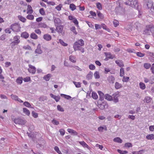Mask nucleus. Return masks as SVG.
<instances>
[{
    "instance_id": "nucleus-63",
    "label": "nucleus",
    "mask_w": 154,
    "mask_h": 154,
    "mask_svg": "<svg viewBox=\"0 0 154 154\" xmlns=\"http://www.w3.org/2000/svg\"><path fill=\"white\" fill-rule=\"evenodd\" d=\"M86 23H87V24L91 28H94V26L92 24V23L89 22L88 21H86Z\"/></svg>"
},
{
    "instance_id": "nucleus-18",
    "label": "nucleus",
    "mask_w": 154,
    "mask_h": 154,
    "mask_svg": "<svg viewBox=\"0 0 154 154\" xmlns=\"http://www.w3.org/2000/svg\"><path fill=\"white\" fill-rule=\"evenodd\" d=\"M29 36V34L26 32H23L21 34V36L25 38H27Z\"/></svg>"
},
{
    "instance_id": "nucleus-45",
    "label": "nucleus",
    "mask_w": 154,
    "mask_h": 154,
    "mask_svg": "<svg viewBox=\"0 0 154 154\" xmlns=\"http://www.w3.org/2000/svg\"><path fill=\"white\" fill-rule=\"evenodd\" d=\"M69 8L72 11H74L76 8V6L73 4H71L69 6Z\"/></svg>"
},
{
    "instance_id": "nucleus-26",
    "label": "nucleus",
    "mask_w": 154,
    "mask_h": 154,
    "mask_svg": "<svg viewBox=\"0 0 154 154\" xmlns=\"http://www.w3.org/2000/svg\"><path fill=\"white\" fill-rule=\"evenodd\" d=\"M104 98L108 100L111 101L112 100V97L109 94H106L104 96Z\"/></svg>"
},
{
    "instance_id": "nucleus-10",
    "label": "nucleus",
    "mask_w": 154,
    "mask_h": 154,
    "mask_svg": "<svg viewBox=\"0 0 154 154\" xmlns=\"http://www.w3.org/2000/svg\"><path fill=\"white\" fill-rule=\"evenodd\" d=\"M50 95L51 97L54 99L57 102H58L60 99V97L59 96H57L52 94H50Z\"/></svg>"
},
{
    "instance_id": "nucleus-54",
    "label": "nucleus",
    "mask_w": 154,
    "mask_h": 154,
    "mask_svg": "<svg viewBox=\"0 0 154 154\" xmlns=\"http://www.w3.org/2000/svg\"><path fill=\"white\" fill-rule=\"evenodd\" d=\"M26 18L29 20H32L34 19V16L32 14H29L26 16Z\"/></svg>"
},
{
    "instance_id": "nucleus-37",
    "label": "nucleus",
    "mask_w": 154,
    "mask_h": 154,
    "mask_svg": "<svg viewBox=\"0 0 154 154\" xmlns=\"http://www.w3.org/2000/svg\"><path fill=\"white\" fill-rule=\"evenodd\" d=\"M23 78L22 77H19L16 80V82L17 83L21 84L22 83Z\"/></svg>"
},
{
    "instance_id": "nucleus-20",
    "label": "nucleus",
    "mask_w": 154,
    "mask_h": 154,
    "mask_svg": "<svg viewBox=\"0 0 154 154\" xmlns=\"http://www.w3.org/2000/svg\"><path fill=\"white\" fill-rule=\"evenodd\" d=\"M98 93L100 96V100H103L104 98V95L103 93L100 91H98Z\"/></svg>"
},
{
    "instance_id": "nucleus-30",
    "label": "nucleus",
    "mask_w": 154,
    "mask_h": 154,
    "mask_svg": "<svg viewBox=\"0 0 154 154\" xmlns=\"http://www.w3.org/2000/svg\"><path fill=\"white\" fill-rule=\"evenodd\" d=\"M30 36L31 38L34 39H36L38 38V36L34 33H32Z\"/></svg>"
},
{
    "instance_id": "nucleus-24",
    "label": "nucleus",
    "mask_w": 154,
    "mask_h": 154,
    "mask_svg": "<svg viewBox=\"0 0 154 154\" xmlns=\"http://www.w3.org/2000/svg\"><path fill=\"white\" fill-rule=\"evenodd\" d=\"M115 88L116 89H118L122 87V85L118 82H116L115 83Z\"/></svg>"
},
{
    "instance_id": "nucleus-11",
    "label": "nucleus",
    "mask_w": 154,
    "mask_h": 154,
    "mask_svg": "<svg viewBox=\"0 0 154 154\" xmlns=\"http://www.w3.org/2000/svg\"><path fill=\"white\" fill-rule=\"evenodd\" d=\"M43 38L44 39L47 41H50L52 38L51 36L48 34H44Z\"/></svg>"
},
{
    "instance_id": "nucleus-8",
    "label": "nucleus",
    "mask_w": 154,
    "mask_h": 154,
    "mask_svg": "<svg viewBox=\"0 0 154 154\" xmlns=\"http://www.w3.org/2000/svg\"><path fill=\"white\" fill-rule=\"evenodd\" d=\"M115 78L112 75L109 76L107 78V80L109 83L113 84L114 82Z\"/></svg>"
},
{
    "instance_id": "nucleus-44",
    "label": "nucleus",
    "mask_w": 154,
    "mask_h": 154,
    "mask_svg": "<svg viewBox=\"0 0 154 154\" xmlns=\"http://www.w3.org/2000/svg\"><path fill=\"white\" fill-rule=\"evenodd\" d=\"M117 151L121 154H126L128 152V151L126 150H122L120 149H118Z\"/></svg>"
},
{
    "instance_id": "nucleus-6",
    "label": "nucleus",
    "mask_w": 154,
    "mask_h": 154,
    "mask_svg": "<svg viewBox=\"0 0 154 154\" xmlns=\"http://www.w3.org/2000/svg\"><path fill=\"white\" fill-rule=\"evenodd\" d=\"M29 68L28 69V71L32 74H35L36 72L35 67L30 64L29 65Z\"/></svg>"
},
{
    "instance_id": "nucleus-53",
    "label": "nucleus",
    "mask_w": 154,
    "mask_h": 154,
    "mask_svg": "<svg viewBox=\"0 0 154 154\" xmlns=\"http://www.w3.org/2000/svg\"><path fill=\"white\" fill-rule=\"evenodd\" d=\"M136 54L137 56L140 57H143L145 56L144 54L142 53L141 52H137Z\"/></svg>"
},
{
    "instance_id": "nucleus-52",
    "label": "nucleus",
    "mask_w": 154,
    "mask_h": 154,
    "mask_svg": "<svg viewBox=\"0 0 154 154\" xmlns=\"http://www.w3.org/2000/svg\"><path fill=\"white\" fill-rule=\"evenodd\" d=\"M63 5L62 4H60L59 5L56 6L55 8L58 11H60L61 10V8L62 7Z\"/></svg>"
},
{
    "instance_id": "nucleus-29",
    "label": "nucleus",
    "mask_w": 154,
    "mask_h": 154,
    "mask_svg": "<svg viewBox=\"0 0 154 154\" xmlns=\"http://www.w3.org/2000/svg\"><path fill=\"white\" fill-rule=\"evenodd\" d=\"M151 99L149 97L146 96L145 97L144 102L146 103H149L151 101Z\"/></svg>"
},
{
    "instance_id": "nucleus-40",
    "label": "nucleus",
    "mask_w": 154,
    "mask_h": 154,
    "mask_svg": "<svg viewBox=\"0 0 154 154\" xmlns=\"http://www.w3.org/2000/svg\"><path fill=\"white\" fill-rule=\"evenodd\" d=\"M70 30L75 35L77 34V32L76 31V28L75 26H72L70 28Z\"/></svg>"
},
{
    "instance_id": "nucleus-43",
    "label": "nucleus",
    "mask_w": 154,
    "mask_h": 154,
    "mask_svg": "<svg viewBox=\"0 0 154 154\" xmlns=\"http://www.w3.org/2000/svg\"><path fill=\"white\" fill-rule=\"evenodd\" d=\"M47 100V97L44 96H41L39 98V101H43L44 100Z\"/></svg>"
},
{
    "instance_id": "nucleus-48",
    "label": "nucleus",
    "mask_w": 154,
    "mask_h": 154,
    "mask_svg": "<svg viewBox=\"0 0 154 154\" xmlns=\"http://www.w3.org/2000/svg\"><path fill=\"white\" fill-rule=\"evenodd\" d=\"M97 15L98 17L101 19H103L104 17L103 15L101 13L100 11L97 12Z\"/></svg>"
},
{
    "instance_id": "nucleus-62",
    "label": "nucleus",
    "mask_w": 154,
    "mask_h": 154,
    "mask_svg": "<svg viewBox=\"0 0 154 154\" xmlns=\"http://www.w3.org/2000/svg\"><path fill=\"white\" fill-rule=\"evenodd\" d=\"M129 79V78L128 77H125L124 76L122 79V81L123 82H127Z\"/></svg>"
},
{
    "instance_id": "nucleus-7",
    "label": "nucleus",
    "mask_w": 154,
    "mask_h": 154,
    "mask_svg": "<svg viewBox=\"0 0 154 154\" xmlns=\"http://www.w3.org/2000/svg\"><path fill=\"white\" fill-rule=\"evenodd\" d=\"M11 96V98L13 100L17 101L20 103H22L23 102V101L19 98L17 96L12 94Z\"/></svg>"
},
{
    "instance_id": "nucleus-49",
    "label": "nucleus",
    "mask_w": 154,
    "mask_h": 154,
    "mask_svg": "<svg viewBox=\"0 0 154 154\" xmlns=\"http://www.w3.org/2000/svg\"><path fill=\"white\" fill-rule=\"evenodd\" d=\"M57 109L60 112H63L64 111V109L60 105H58L57 106Z\"/></svg>"
},
{
    "instance_id": "nucleus-3",
    "label": "nucleus",
    "mask_w": 154,
    "mask_h": 154,
    "mask_svg": "<svg viewBox=\"0 0 154 154\" xmlns=\"http://www.w3.org/2000/svg\"><path fill=\"white\" fill-rule=\"evenodd\" d=\"M124 4L130 6L133 8H136L138 6V3L137 0H127L124 2Z\"/></svg>"
},
{
    "instance_id": "nucleus-1",
    "label": "nucleus",
    "mask_w": 154,
    "mask_h": 154,
    "mask_svg": "<svg viewBox=\"0 0 154 154\" xmlns=\"http://www.w3.org/2000/svg\"><path fill=\"white\" fill-rule=\"evenodd\" d=\"M84 45L83 40L82 39L79 40L78 41L76 42L73 45V48L75 51L79 50L81 51L82 53L85 52L84 49L82 47Z\"/></svg>"
},
{
    "instance_id": "nucleus-61",
    "label": "nucleus",
    "mask_w": 154,
    "mask_h": 154,
    "mask_svg": "<svg viewBox=\"0 0 154 154\" xmlns=\"http://www.w3.org/2000/svg\"><path fill=\"white\" fill-rule=\"evenodd\" d=\"M114 26L115 27H117L119 25V22L118 21L116 20H115L113 22Z\"/></svg>"
},
{
    "instance_id": "nucleus-51",
    "label": "nucleus",
    "mask_w": 154,
    "mask_h": 154,
    "mask_svg": "<svg viewBox=\"0 0 154 154\" xmlns=\"http://www.w3.org/2000/svg\"><path fill=\"white\" fill-rule=\"evenodd\" d=\"M96 6L97 8L100 10H101L102 9V6L101 4L99 2H98L96 3Z\"/></svg>"
},
{
    "instance_id": "nucleus-35",
    "label": "nucleus",
    "mask_w": 154,
    "mask_h": 154,
    "mask_svg": "<svg viewBox=\"0 0 154 154\" xmlns=\"http://www.w3.org/2000/svg\"><path fill=\"white\" fill-rule=\"evenodd\" d=\"M124 75V69L122 68L120 69V76L121 77H122Z\"/></svg>"
},
{
    "instance_id": "nucleus-14",
    "label": "nucleus",
    "mask_w": 154,
    "mask_h": 154,
    "mask_svg": "<svg viewBox=\"0 0 154 154\" xmlns=\"http://www.w3.org/2000/svg\"><path fill=\"white\" fill-rule=\"evenodd\" d=\"M104 54H105L106 57H108L109 59H113L115 57V55H112L110 52H104Z\"/></svg>"
},
{
    "instance_id": "nucleus-12",
    "label": "nucleus",
    "mask_w": 154,
    "mask_h": 154,
    "mask_svg": "<svg viewBox=\"0 0 154 154\" xmlns=\"http://www.w3.org/2000/svg\"><path fill=\"white\" fill-rule=\"evenodd\" d=\"M67 131L69 133L71 134L72 135L75 136H77L78 135V133L73 129L70 128H68Z\"/></svg>"
},
{
    "instance_id": "nucleus-9",
    "label": "nucleus",
    "mask_w": 154,
    "mask_h": 154,
    "mask_svg": "<svg viewBox=\"0 0 154 154\" xmlns=\"http://www.w3.org/2000/svg\"><path fill=\"white\" fill-rule=\"evenodd\" d=\"M35 52V53L38 54H41L42 53V51L41 49V45L40 44L38 45Z\"/></svg>"
},
{
    "instance_id": "nucleus-22",
    "label": "nucleus",
    "mask_w": 154,
    "mask_h": 154,
    "mask_svg": "<svg viewBox=\"0 0 154 154\" xmlns=\"http://www.w3.org/2000/svg\"><path fill=\"white\" fill-rule=\"evenodd\" d=\"M51 76V74H48L47 75H45L43 77V79L46 81H48Z\"/></svg>"
},
{
    "instance_id": "nucleus-33",
    "label": "nucleus",
    "mask_w": 154,
    "mask_h": 154,
    "mask_svg": "<svg viewBox=\"0 0 154 154\" xmlns=\"http://www.w3.org/2000/svg\"><path fill=\"white\" fill-rule=\"evenodd\" d=\"M18 18L19 20L23 23L25 22L26 20V19L25 18L21 15L18 16Z\"/></svg>"
},
{
    "instance_id": "nucleus-47",
    "label": "nucleus",
    "mask_w": 154,
    "mask_h": 154,
    "mask_svg": "<svg viewBox=\"0 0 154 154\" xmlns=\"http://www.w3.org/2000/svg\"><path fill=\"white\" fill-rule=\"evenodd\" d=\"M94 75L96 79H99L100 77L99 73L98 71H96L94 73Z\"/></svg>"
},
{
    "instance_id": "nucleus-38",
    "label": "nucleus",
    "mask_w": 154,
    "mask_h": 154,
    "mask_svg": "<svg viewBox=\"0 0 154 154\" xmlns=\"http://www.w3.org/2000/svg\"><path fill=\"white\" fill-rule=\"evenodd\" d=\"M114 97L112 98V100L114 103H117L119 102V99L118 97L116 96V95H113Z\"/></svg>"
},
{
    "instance_id": "nucleus-50",
    "label": "nucleus",
    "mask_w": 154,
    "mask_h": 154,
    "mask_svg": "<svg viewBox=\"0 0 154 154\" xmlns=\"http://www.w3.org/2000/svg\"><path fill=\"white\" fill-rule=\"evenodd\" d=\"M59 42L62 45L64 46H66L68 45L67 43H65L62 39H60L59 40Z\"/></svg>"
},
{
    "instance_id": "nucleus-55",
    "label": "nucleus",
    "mask_w": 154,
    "mask_h": 154,
    "mask_svg": "<svg viewBox=\"0 0 154 154\" xmlns=\"http://www.w3.org/2000/svg\"><path fill=\"white\" fill-rule=\"evenodd\" d=\"M39 11L40 13L42 15H44L45 14V12L43 8L40 9Z\"/></svg>"
},
{
    "instance_id": "nucleus-57",
    "label": "nucleus",
    "mask_w": 154,
    "mask_h": 154,
    "mask_svg": "<svg viewBox=\"0 0 154 154\" xmlns=\"http://www.w3.org/2000/svg\"><path fill=\"white\" fill-rule=\"evenodd\" d=\"M151 66V65L150 64L145 63L144 64V67L146 69H149Z\"/></svg>"
},
{
    "instance_id": "nucleus-13",
    "label": "nucleus",
    "mask_w": 154,
    "mask_h": 154,
    "mask_svg": "<svg viewBox=\"0 0 154 154\" xmlns=\"http://www.w3.org/2000/svg\"><path fill=\"white\" fill-rule=\"evenodd\" d=\"M153 2L151 0H148V2L146 4L147 8L148 9H151L153 5Z\"/></svg>"
},
{
    "instance_id": "nucleus-58",
    "label": "nucleus",
    "mask_w": 154,
    "mask_h": 154,
    "mask_svg": "<svg viewBox=\"0 0 154 154\" xmlns=\"http://www.w3.org/2000/svg\"><path fill=\"white\" fill-rule=\"evenodd\" d=\"M32 114L33 117L35 118H37L38 117V113L35 112L34 111L32 112Z\"/></svg>"
},
{
    "instance_id": "nucleus-17",
    "label": "nucleus",
    "mask_w": 154,
    "mask_h": 154,
    "mask_svg": "<svg viewBox=\"0 0 154 154\" xmlns=\"http://www.w3.org/2000/svg\"><path fill=\"white\" fill-rule=\"evenodd\" d=\"M79 142L84 147L88 149H90V147L84 141H79Z\"/></svg>"
},
{
    "instance_id": "nucleus-28",
    "label": "nucleus",
    "mask_w": 154,
    "mask_h": 154,
    "mask_svg": "<svg viewBox=\"0 0 154 154\" xmlns=\"http://www.w3.org/2000/svg\"><path fill=\"white\" fill-rule=\"evenodd\" d=\"M23 112L27 115V116H29L30 114V112L29 111V110L28 109H26V108H24L23 109Z\"/></svg>"
},
{
    "instance_id": "nucleus-4",
    "label": "nucleus",
    "mask_w": 154,
    "mask_h": 154,
    "mask_svg": "<svg viewBox=\"0 0 154 154\" xmlns=\"http://www.w3.org/2000/svg\"><path fill=\"white\" fill-rule=\"evenodd\" d=\"M14 122L16 124L21 125H24L26 122V120L19 118L14 119Z\"/></svg>"
},
{
    "instance_id": "nucleus-19",
    "label": "nucleus",
    "mask_w": 154,
    "mask_h": 154,
    "mask_svg": "<svg viewBox=\"0 0 154 154\" xmlns=\"http://www.w3.org/2000/svg\"><path fill=\"white\" fill-rule=\"evenodd\" d=\"M63 29V26H62L60 25L57 26L56 28V30L58 33H61Z\"/></svg>"
},
{
    "instance_id": "nucleus-15",
    "label": "nucleus",
    "mask_w": 154,
    "mask_h": 154,
    "mask_svg": "<svg viewBox=\"0 0 154 154\" xmlns=\"http://www.w3.org/2000/svg\"><path fill=\"white\" fill-rule=\"evenodd\" d=\"M116 63L120 67H123L124 66V64L123 61L122 60H118L115 61Z\"/></svg>"
},
{
    "instance_id": "nucleus-64",
    "label": "nucleus",
    "mask_w": 154,
    "mask_h": 154,
    "mask_svg": "<svg viewBox=\"0 0 154 154\" xmlns=\"http://www.w3.org/2000/svg\"><path fill=\"white\" fill-rule=\"evenodd\" d=\"M30 80V78L29 77H27L24 78L23 80L25 82H28Z\"/></svg>"
},
{
    "instance_id": "nucleus-42",
    "label": "nucleus",
    "mask_w": 154,
    "mask_h": 154,
    "mask_svg": "<svg viewBox=\"0 0 154 154\" xmlns=\"http://www.w3.org/2000/svg\"><path fill=\"white\" fill-rule=\"evenodd\" d=\"M23 104L24 106L26 107L31 108H32L31 105L28 102L25 101L23 103Z\"/></svg>"
},
{
    "instance_id": "nucleus-59",
    "label": "nucleus",
    "mask_w": 154,
    "mask_h": 154,
    "mask_svg": "<svg viewBox=\"0 0 154 154\" xmlns=\"http://www.w3.org/2000/svg\"><path fill=\"white\" fill-rule=\"evenodd\" d=\"M89 68L91 70H94L95 68V66L92 64H91L89 65Z\"/></svg>"
},
{
    "instance_id": "nucleus-41",
    "label": "nucleus",
    "mask_w": 154,
    "mask_h": 154,
    "mask_svg": "<svg viewBox=\"0 0 154 154\" xmlns=\"http://www.w3.org/2000/svg\"><path fill=\"white\" fill-rule=\"evenodd\" d=\"M73 83L75 85L76 88H79L81 86V83L80 82H76L73 81Z\"/></svg>"
},
{
    "instance_id": "nucleus-16",
    "label": "nucleus",
    "mask_w": 154,
    "mask_h": 154,
    "mask_svg": "<svg viewBox=\"0 0 154 154\" xmlns=\"http://www.w3.org/2000/svg\"><path fill=\"white\" fill-rule=\"evenodd\" d=\"M20 38V37L18 35H16L14 37V42L16 44H18L20 42V41L19 40Z\"/></svg>"
},
{
    "instance_id": "nucleus-46",
    "label": "nucleus",
    "mask_w": 154,
    "mask_h": 154,
    "mask_svg": "<svg viewBox=\"0 0 154 154\" xmlns=\"http://www.w3.org/2000/svg\"><path fill=\"white\" fill-rule=\"evenodd\" d=\"M92 97L94 99L96 100L98 98V96L96 93L93 92L92 94Z\"/></svg>"
},
{
    "instance_id": "nucleus-32",
    "label": "nucleus",
    "mask_w": 154,
    "mask_h": 154,
    "mask_svg": "<svg viewBox=\"0 0 154 154\" xmlns=\"http://www.w3.org/2000/svg\"><path fill=\"white\" fill-rule=\"evenodd\" d=\"M69 59L73 63L76 62L75 58L73 56H70L69 57Z\"/></svg>"
},
{
    "instance_id": "nucleus-27",
    "label": "nucleus",
    "mask_w": 154,
    "mask_h": 154,
    "mask_svg": "<svg viewBox=\"0 0 154 154\" xmlns=\"http://www.w3.org/2000/svg\"><path fill=\"white\" fill-rule=\"evenodd\" d=\"M154 134H149L146 136V138L149 140H152L154 139Z\"/></svg>"
},
{
    "instance_id": "nucleus-5",
    "label": "nucleus",
    "mask_w": 154,
    "mask_h": 154,
    "mask_svg": "<svg viewBox=\"0 0 154 154\" xmlns=\"http://www.w3.org/2000/svg\"><path fill=\"white\" fill-rule=\"evenodd\" d=\"M20 25L17 23H15L11 25L10 26L11 29L14 32H18L20 30Z\"/></svg>"
},
{
    "instance_id": "nucleus-39",
    "label": "nucleus",
    "mask_w": 154,
    "mask_h": 154,
    "mask_svg": "<svg viewBox=\"0 0 154 154\" xmlns=\"http://www.w3.org/2000/svg\"><path fill=\"white\" fill-rule=\"evenodd\" d=\"M146 54L147 56H150L153 58H154V53L152 52H151L149 51L146 52Z\"/></svg>"
},
{
    "instance_id": "nucleus-34",
    "label": "nucleus",
    "mask_w": 154,
    "mask_h": 154,
    "mask_svg": "<svg viewBox=\"0 0 154 154\" xmlns=\"http://www.w3.org/2000/svg\"><path fill=\"white\" fill-rule=\"evenodd\" d=\"M60 96L62 97H63L64 98L67 100L70 99L71 98V97L70 96L64 94H61Z\"/></svg>"
},
{
    "instance_id": "nucleus-56",
    "label": "nucleus",
    "mask_w": 154,
    "mask_h": 154,
    "mask_svg": "<svg viewBox=\"0 0 154 154\" xmlns=\"http://www.w3.org/2000/svg\"><path fill=\"white\" fill-rule=\"evenodd\" d=\"M125 146L126 147L130 148L132 147V145L130 143H127L125 144Z\"/></svg>"
},
{
    "instance_id": "nucleus-23",
    "label": "nucleus",
    "mask_w": 154,
    "mask_h": 154,
    "mask_svg": "<svg viewBox=\"0 0 154 154\" xmlns=\"http://www.w3.org/2000/svg\"><path fill=\"white\" fill-rule=\"evenodd\" d=\"M38 27L39 28H48V26L45 23H40L38 24Z\"/></svg>"
},
{
    "instance_id": "nucleus-31",
    "label": "nucleus",
    "mask_w": 154,
    "mask_h": 154,
    "mask_svg": "<svg viewBox=\"0 0 154 154\" xmlns=\"http://www.w3.org/2000/svg\"><path fill=\"white\" fill-rule=\"evenodd\" d=\"M140 88L142 90H144L146 88L145 84L142 82H140L139 83Z\"/></svg>"
},
{
    "instance_id": "nucleus-60",
    "label": "nucleus",
    "mask_w": 154,
    "mask_h": 154,
    "mask_svg": "<svg viewBox=\"0 0 154 154\" xmlns=\"http://www.w3.org/2000/svg\"><path fill=\"white\" fill-rule=\"evenodd\" d=\"M52 123L54 125H58L59 123L58 121L54 119H53L52 121Z\"/></svg>"
},
{
    "instance_id": "nucleus-36",
    "label": "nucleus",
    "mask_w": 154,
    "mask_h": 154,
    "mask_svg": "<svg viewBox=\"0 0 154 154\" xmlns=\"http://www.w3.org/2000/svg\"><path fill=\"white\" fill-rule=\"evenodd\" d=\"M93 74L91 72H90L86 76V78L90 80L92 78Z\"/></svg>"
},
{
    "instance_id": "nucleus-2",
    "label": "nucleus",
    "mask_w": 154,
    "mask_h": 154,
    "mask_svg": "<svg viewBox=\"0 0 154 154\" xmlns=\"http://www.w3.org/2000/svg\"><path fill=\"white\" fill-rule=\"evenodd\" d=\"M154 30L153 25L152 24L146 25L143 31V34L146 35L152 34Z\"/></svg>"
},
{
    "instance_id": "nucleus-21",
    "label": "nucleus",
    "mask_w": 154,
    "mask_h": 154,
    "mask_svg": "<svg viewBox=\"0 0 154 154\" xmlns=\"http://www.w3.org/2000/svg\"><path fill=\"white\" fill-rule=\"evenodd\" d=\"M33 12V11L31 6L30 5H28L27 6V14H32Z\"/></svg>"
},
{
    "instance_id": "nucleus-25",
    "label": "nucleus",
    "mask_w": 154,
    "mask_h": 154,
    "mask_svg": "<svg viewBox=\"0 0 154 154\" xmlns=\"http://www.w3.org/2000/svg\"><path fill=\"white\" fill-rule=\"evenodd\" d=\"M113 141L118 143H121L122 142V140L119 137H116L113 139Z\"/></svg>"
}]
</instances>
